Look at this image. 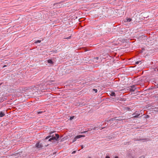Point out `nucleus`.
Returning <instances> with one entry per match:
<instances>
[{"label":"nucleus","instance_id":"1","mask_svg":"<svg viewBox=\"0 0 158 158\" xmlns=\"http://www.w3.org/2000/svg\"><path fill=\"white\" fill-rule=\"evenodd\" d=\"M144 111L143 110L140 111H136L132 114V118H136L140 117L143 115V114Z\"/></svg>","mask_w":158,"mask_h":158},{"label":"nucleus","instance_id":"2","mask_svg":"<svg viewBox=\"0 0 158 158\" xmlns=\"http://www.w3.org/2000/svg\"><path fill=\"white\" fill-rule=\"evenodd\" d=\"M60 136L58 134H55V136L52 135V137L48 139V141L52 142H55L58 140Z\"/></svg>","mask_w":158,"mask_h":158},{"label":"nucleus","instance_id":"3","mask_svg":"<svg viewBox=\"0 0 158 158\" xmlns=\"http://www.w3.org/2000/svg\"><path fill=\"white\" fill-rule=\"evenodd\" d=\"M108 124V123L107 124L106 121L102 122L99 126H98L97 127H98V128L100 129L101 130H102L106 127Z\"/></svg>","mask_w":158,"mask_h":158},{"label":"nucleus","instance_id":"4","mask_svg":"<svg viewBox=\"0 0 158 158\" xmlns=\"http://www.w3.org/2000/svg\"><path fill=\"white\" fill-rule=\"evenodd\" d=\"M98 127L96 126H92L90 127H89L87 129H86V131L84 132H83L82 133H85L89 131H91L92 130H95L97 128H98Z\"/></svg>","mask_w":158,"mask_h":158},{"label":"nucleus","instance_id":"5","mask_svg":"<svg viewBox=\"0 0 158 158\" xmlns=\"http://www.w3.org/2000/svg\"><path fill=\"white\" fill-rule=\"evenodd\" d=\"M136 89V86L135 85H133L128 87V90H129L130 92H132L134 91Z\"/></svg>","mask_w":158,"mask_h":158},{"label":"nucleus","instance_id":"6","mask_svg":"<svg viewBox=\"0 0 158 158\" xmlns=\"http://www.w3.org/2000/svg\"><path fill=\"white\" fill-rule=\"evenodd\" d=\"M35 147L37 148H40L43 147V145L42 143H40V142H39L35 144Z\"/></svg>","mask_w":158,"mask_h":158},{"label":"nucleus","instance_id":"7","mask_svg":"<svg viewBox=\"0 0 158 158\" xmlns=\"http://www.w3.org/2000/svg\"><path fill=\"white\" fill-rule=\"evenodd\" d=\"M82 137H85V135H79L76 136L73 140V142H75L77 140V139L80 138Z\"/></svg>","mask_w":158,"mask_h":158},{"label":"nucleus","instance_id":"8","mask_svg":"<svg viewBox=\"0 0 158 158\" xmlns=\"http://www.w3.org/2000/svg\"><path fill=\"white\" fill-rule=\"evenodd\" d=\"M115 120H121V119H115V118H111L110 120H107V122H108L109 121H113Z\"/></svg>","mask_w":158,"mask_h":158},{"label":"nucleus","instance_id":"9","mask_svg":"<svg viewBox=\"0 0 158 158\" xmlns=\"http://www.w3.org/2000/svg\"><path fill=\"white\" fill-rule=\"evenodd\" d=\"M5 115V114L4 112L2 111L0 112V117H2Z\"/></svg>","mask_w":158,"mask_h":158},{"label":"nucleus","instance_id":"10","mask_svg":"<svg viewBox=\"0 0 158 158\" xmlns=\"http://www.w3.org/2000/svg\"><path fill=\"white\" fill-rule=\"evenodd\" d=\"M47 61L48 63L50 64H53L54 63V62L51 59H49Z\"/></svg>","mask_w":158,"mask_h":158},{"label":"nucleus","instance_id":"11","mask_svg":"<svg viewBox=\"0 0 158 158\" xmlns=\"http://www.w3.org/2000/svg\"><path fill=\"white\" fill-rule=\"evenodd\" d=\"M110 96H115L116 95L114 92H112L110 94Z\"/></svg>","mask_w":158,"mask_h":158},{"label":"nucleus","instance_id":"12","mask_svg":"<svg viewBox=\"0 0 158 158\" xmlns=\"http://www.w3.org/2000/svg\"><path fill=\"white\" fill-rule=\"evenodd\" d=\"M154 111L156 112H158V106L155 108H153Z\"/></svg>","mask_w":158,"mask_h":158},{"label":"nucleus","instance_id":"13","mask_svg":"<svg viewBox=\"0 0 158 158\" xmlns=\"http://www.w3.org/2000/svg\"><path fill=\"white\" fill-rule=\"evenodd\" d=\"M41 42V40H37V41H35V42H34V43H35V44H37L38 43H40Z\"/></svg>","mask_w":158,"mask_h":158},{"label":"nucleus","instance_id":"14","mask_svg":"<svg viewBox=\"0 0 158 158\" xmlns=\"http://www.w3.org/2000/svg\"><path fill=\"white\" fill-rule=\"evenodd\" d=\"M127 21L128 22H130L132 20V19L131 18H127L126 19Z\"/></svg>","mask_w":158,"mask_h":158},{"label":"nucleus","instance_id":"15","mask_svg":"<svg viewBox=\"0 0 158 158\" xmlns=\"http://www.w3.org/2000/svg\"><path fill=\"white\" fill-rule=\"evenodd\" d=\"M93 91H94L95 93H96L97 92L98 90L97 89H93Z\"/></svg>","mask_w":158,"mask_h":158},{"label":"nucleus","instance_id":"16","mask_svg":"<svg viewBox=\"0 0 158 158\" xmlns=\"http://www.w3.org/2000/svg\"><path fill=\"white\" fill-rule=\"evenodd\" d=\"M140 62L142 63L141 61H138L135 62V64H138Z\"/></svg>","mask_w":158,"mask_h":158},{"label":"nucleus","instance_id":"17","mask_svg":"<svg viewBox=\"0 0 158 158\" xmlns=\"http://www.w3.org/2000/svg\"><path fill=\"white\" fill-rule=\"evenodd\" d=\"M43 112V111H39L37 112V114H42Z\"/></svg>","mask_w":158,"mask_h":158},{"label":"nucleus","instance_id":"18","mask_svg":"<svg viewBox=\"0 0 158 158\" xmlns=\"http://www.w3.org/2000/svg\"><path fill=\"white\" fill-rule=\"evenodd\" d=\"M74 118V116H72V117H71L70 118V120H72Z\"/></svg>","mask_w":158,"mask_h":158},{"label":"nucleus","instance_id":"19","mask_svg":"<svg viewBox=\"0 0 158 158\" xmlns=\"http://www.w3.org/2000/svg\"><path fill=\"white\" fill-rule=\"evenodd\" d=\"M71 36H69V37H68L64 38V39H71Z\"/></svg>","mask_w":158,"mask_h":158},{"label":"nucleus","instance_id":"20","mask_svg":"<svg viewBox=\"0 0 158 158\" xmlns=\"http://www.w3.org/2000/svg\"><path fill=\"white\" fill-rule=\"evenodd\" d=\"M50 137H51V136H47V137H46V138L45 139H48Z\"/></svg>","mask_w":158,"mask_h":158},{"label":"nucleus","instance_id":"21","mask_svg":"<svg viewBox=\"0 0 158 158\" xmlns=\"http://www.w3.org/2000/svg\"><path fill=\"white\" fill-rule=\"evenodd\" d=\"M76 152V151H73L72 152V154H74V153H75V152Z\"/></svg>","mask_w":158,"mask_h":158},{"label":"nucleus","instance_id":"22","mask_svg":"<svg viewBox=\"0 0 158 158\" xmlns=\"http://www.w3.org/2000/svg\"><path fill=\"white\" fill-rule=\"evenodd\" d=\"M95 58L97 60H98V59L99 58L98 57H95Z\"/></svg>","mask_w":158,"mask_h":158},{"label":"nucleus","instance_id":"23","mask_svg":"<svg viewBox=\"0 0 158 158\" xmlns=\"http://www.w3.org/2000/svg\"><path fill=\"white\" fill-rule=\"evenodd\" d=\"M105 158H110V157L108 156H106Z\"/></svg>","mask_w":158,"mask_h":158},{"label":"nucleus","instance_id":"24","mask_svg":"<svg viewBox=\"0 0 158 158\" xmlns=\"http://www.w3.org/2000/svg\"><path fill=\"white\" fill-rule=\"evenodd\" d=\"M81 148L82 149H83V148H84L83 145H81Z\"/></svg>","mask_w":158,"mask_h":158},{"label":"nucleus","instance_id":"25","mask_svg":"<svg viewBox=\"0 0 158 158\" xmlns=\"http://www.w3.org/2000/svg\"><path fill=\"white\" fill-rule=\"evenodd\" d=\"M146 139H140V140H146Z\"/></svg>","mask_w":158,"mask_h":158},{"label":"nucleus","instance_id":"26","mask_svg":"<svg viewBox=\"0 0 158 158\" xmlns=\"http://www.w3.org/2000/svg\"><path fill=\"white\" fill-rule=\"evenodd\" d=\"M114 158H118V156H115Z\"/></svg>","mask_w":158,"mask_h":158},{"label":"nucleus","instance_id":"27","mask_svg":"<svg viewBox=\"0 0 158 158\" xmlns=\"http://www.w3.org/2000/svg\"><path fill=\"white\" fill-rule=\"evenodd\" d=\"M94 133V132L93 131V132H91L90 133Z\"/></svg>","mask_w":158,"mask_h":158},{"label":"nucleus","instance_id":"28","mask_svg":"<svg viewBox=\"0 0 158 158\" xmlns=\"http://www.w3.org/2000/svg\"><path fill=\"white\" fill-rule=\"evenodd\" d=\"M109 137V139H110V138H111V137H110V136H109V137Z\"/></svg>","mask_w":158,"mask_h":158},{"label":"nucleus","instance_id":"29","mask_svg":"<svg viewBox=\"0 0 158 158\" xmlns=\"http://www.w3.org/2000/svg\"><path fill=\"white\" fill-rule=\"evenodd\" d=\"M148 115H147V117H148Z\"/></svg>","mask_w":158,"mask_h":158},{"label":"nucleus","instance_id":"30","mask_svg":"<svg viewBox=\"0 0 158 158\" xmlns=\"http://www.w3.org/2000/svg\"><path fill=\"white\" fill-rule=\"evenodd\" d=\"M88 158H91L90 157H89Z\"/></svg>","mask_w":158,"mask_h":158}]
</instances>
